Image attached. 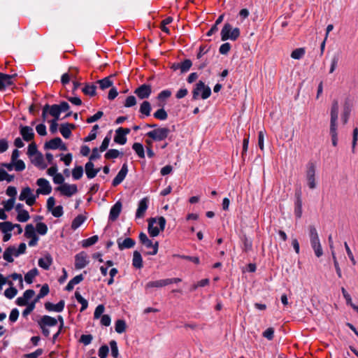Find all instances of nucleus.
I'll return each instance as SVG.
<instances>
[{
  "instance_id": "57",
  "label": "nucleus",
  "mask_w": 358,
  "mask_h": 358,
  "mask_svg": "<svg viewBox=\"0 0 358 358\" xmlns=\"http://www.w3.org/2000/svg\"><path fill=\"white\" fill-rule=\"evenodd\" d=\"M173 257H176L178 258H180L182 259H185L190 261L195 264H199L200 263V259L198 257H192V256H188L185 255H174Z\"/></svg>"
},
{
  "instance_id": "8",
  "label": "nucleus",
  "mask_w": 358,
  "mask_h": 358,
  "mask_svg": "<svg viewBox=\"0 0 358 358\" xmlns=\"http://www.w3.org/2000/svg\"><path fill=\"white\" fill-rule=\"evenodd\" d=\"M36 185L39 187L36 189L37 196L39 194L48 195L51 193L52 189V186L47 179L43 178H38L36 180Z\"/></svg>"
},
{
  "instance_id": "34",
  "label": "nucleus",
  "mask_w": 358,
  "mask_h": 358,
  "mask_svg": "<svg viewBox=\"0 0 358 358\" xmlns=\"http://www.w3.org/2000/svg\"><path fill=\"white\" fill-rule=\"evenodd\" d=\"M96 86L94 84L85 83V87L82 89V92L85 95L94 96L96 95Z\"/></svg>"
},
{
  "instance_id": "36",
  "label": "nucleus",
  "mask_w": 358,
  "mask_h": 358,
  "mask_svg": "<svg viewBox=\"0 0 358 358\" xmlns=\"http://www.w3.org/2000/svg\"><path fill=\"white\" fill-rule=\"evenodd\" d=\"M127 137L122 134V130L117 128L115 130V135L114 136V141L120 145H124L127 143Z\"/></svg>"
},
{
  "instance_id": "2",
  "label": "nucleus",
  "mask_w": 358,
  "mask_h": 358,
  "mask_svg": "<svg viewBox=\"0 0 358 358\" xmlns=\"http://www.w3.org/2000/svg\"><path fill=\"white\" fill-rule=\"evenodd\" d=\"M241 34L240 29L238 27L233 28L232 25L229 22L224 24L221 30V39L222 41L227 40L236 41L238 38Z\"/></svg>"
},
{
  "instance_id": "28",
  "label": "nucleus",
  "mask_w": 358,
  "mask_h": 358,
  "mask_svg": "<svg viewBox=\"0 0 358 358\" xmlns=\"http://www.w3.org/2000/svg\"><path fill=\"white\" fill-rule=\"evenodd\" d=\"M132 265L134 268L138 269L143 266L142 256L137 250H135L133 253Z\"/></svg>"
},
{
  "instance_id": "58",
  "label": "nucleus",
  "mask_w": 358,
  "mask_h": 358,
  "mask_svg": "<svg viewBox=\"0 0 358 358\" xmlns=\"http://www.w3.org/2000/svg\"><path fill=\"white\" fill-rule=\"evenodd\" d=\"M17 293V289L12 286H10L9 288H7L4 292V295L6 298L9 299H12L14 298Z\"/></svg>"
},
{
  "instance_id": "10",
  "label": "nucleus",
  "mask_w": 358,
  "mask_h": 358,
  "mask_svg": "<svg viewBox=\"0 0 358 358\" xmlns=\"http://www.w3.org/2000/svg\"><path fill=\"white\" fill-rule=\"evenodd\" d=\"M55 191L59 192L62 195L70 197L78 192V187L76 184H63L62 185L55 187Z\"/></svg>"
},
{
  "instance_id": "44",
  "label": "nucleus",
  "mask_w": 358,
  "mask_h": 358,
  "mask_svg": "<svg viewBox=\"0 0 358 358\" xmlns=\"http://www.w3.org/2000/svg\"><path fill=\"white\" fill-rule=\"evenodd\" d=\"M36 157L33 162V163L36 166H39L41 169H45L47 167V165L43 162V156L41 152H38V154L36 155Z\"/></svg>"
},
{
  "instance_id": "39",
  "label": "nucleus",
  "mask_w": 358,
  "mask_h": 358,
  "mask_svg": "<svg viewBox=\"0 0 358 358\" xmlns=\"http://www.w3.org/2000/svg\"><path fill=\"white\" fill-rule=\"evenodd\" d=\"M132 149L134 150L138 157L141 159L145 158V150L143 145L141 143H134L132 145Z\"/></svg>"
},
{
  "instance_id": "6",
  "label": "nucleus",
  "mask_w": 358,
  "mask_h": 358,
  "mask_svg": "<svg viewBox=\"0 0 358 358\" xmlns=\"http://www.w3.org/2000/svg\"><path fill=\"white\" fill-rule=\"evenodd\" d=\"M306 176L308 187L315 189L316 187L315 165L313 162H309L306 165Z\"/></svg>"
},
{
  "instance_id": "21",
  "label": "nucleus",
  "mask_w": 358,
  "mask_h": 358,
  "mask_svg": "<svg viewBox=\"0 0 358 358\" xmlns=\"http://www.w3.org/2000/svg\"><path fill=\"white\" fill-rule=\"evenodd\" d=\"M100 168L94 169L93 162H88L85 165V171L87 178L92 179L96 177L97 173L100 171Z\"/></svg>"
},
{
  "instance_id": "48",
  "label": "nucleus",
  "mask_w": 358,
  "mask_h": 358,
  "mask_svg": "<svg viewBox=\"0 0 358 358\" xmlns=\"http://www.w3.org/2000/svg\"><path fill=\"white\" fill-rule=\"evenodd\" d=\"M249 139H250V134H245L244 136V138L243 140V149L241 152V157L243 161H245V157L247 154L248 145H249Z\"/></svg>"
},
{
  "instance_id": "22",
  "label": "nucleus",
  "mask_w": 358,
  "mask_h": 358,
  "mask_svg": "<svg viewBox=\"0 0 358 358\" xmlns=\"http://www.w3.org/2000/svg\"><path fill=\"white\" fill-rule=\"evenodd\" d=\"M38 326L52 327L57 324V320L55 317L44 315L43 317H42L40 320L38 321Z\"/></svg>"
},
{
  "instance_id": "51",
  "label": "nucleus",
  "mask_w": 358,
  "mask_h": 358,
  "mask_svg": "<svg viewBox=\"0 0 358 358\" xmlns=\"http://www.w3.org/2000/svg\"><path fill=\"white\" fill-rule=\"evenodd\" d=\"M127 324L124 320H117L115 322V329L117 333L122 334L125 331Z\"/></svg>"
},
{
  "instance_id": "7",
  "label": "nucleus",
  "mask_w": 358,
  "mask_h": 358,
  "mask_svg": "<svg viewBox=\"0 0 358 358\" xmlns=\"http://www.w3.org/2000/svg\"><path fill=\"white\" fill-rule=\"evenodd\" d=\"M17 76V73L10 75L0 72V92H3L7 87L14 85V79Z\"/></svg>"
},
{
  "instance_id": "19",
  "label": "nucleus",
  "mask_w": 358,
  "mask_h": 358,
  "mask_svg": "<svg viewBox=\"0 0 358 358\" xmlns=\"http://www.w3.org/2000/svg\"><path fill=\"white\" fill-rule=\"evenodd\" d=\"M117 243L119 250H123L125 249H130L134 248L136 244V241L131 238H126L124 240H122V238H118L117 239Z\"/></svg>"
},
{
  "instance_id": "12",
  "label": "nucleus",
  "mask_w": 358,
  "mask_h": 358,
  "mask_svg": "<svg viewBox=\"0 0 358 358\" xmlns=\"http://www.w3.org/2000/svg\"><path fill=\"white\" fill-rule=\"evenodd\" d=\"M295 201H294V215L297 219H300L302 216V199L301 189L295 191Z\"/></svg>"
},
{
  "instance_id": "42",
  "label": "nucleus",
  "mask_w": 358,
  "mask_h": 358,
  "mask_svg": "<svg viewBox=\"0 0 358 358\" xmlns=\"http://www.w3.org/2000/svg\"><path fill=\"white\" fill-rule=\"evenodd\" d=\"M99 241V236L97 235L92 236L82 241V246L83 248H88L94 245Z\"/></svg>"
},
{
  "instance_id": "37",
  "label": "nucleus",
  "mask_w": 358,
  "mask_h": 358,
  "mask_svg": "<svg viewBox=\"0 0 358 358\" xmlns=\"http://www.w3.org/2000/svg\"><path fill=\"white\" fill-rule=\"evenodd\" d=\"M39 274L38 270L36 268H34L29 271L24 275V280L27 284H31L36 276Z\"/></svg>"
},
{
  "instance_id": "15",
  "label": "nucleus",
  "mask_w": 358,
  "mask_h": 358,
  "mask_svg": "<svg viewBox=\"0 0 358 358\" xmlns=\"http://www.w3.org/2000/svg\"><path fill=\"white\" fill-rule=\"evenodd\" d=\"M20 134L24 141L29 142L34 139V132L33 129L29 126L20 125Z\"/></svg>"
},
{
  "instance_id": "3",
  "label": "nucleus",
  "mask_w": 358,
  "mask_h": 358,
  "mask_svg": "<svg viewBox=\"0 0 358 358\" xmlns=\"http://www.w3.org/2000/svg\"><path fill=\"white\" fill-rule=\"evenodd\" d=\"M201 97L203 99L209 98L211 95V89L209 86L206 85L203 81L199 80L194 86L192 90V100H197Z\"/></svg>"
},
{
  "instance_id": "30",
  "label": "nucleus",
  "mask_w": 358,
  "mask_h": 358,
  "mask_svg": "<svg viewBox=\"0 0 358 358\" xmlns=\"http://www.w3.org/2000/svg\"><path fill=\"white\" fill-rule=\"evenodd\" d=\"M87 216L79 214L77 215L72 221L71 228L72 230H76L78 227H80L84 222L87 220Z\"/></svg>"
},
{
  "instance_id": "4",
  "label": "nucleus",
  "mask_w": 358,
  "mask_h": 358,
  "mask_svg": "<svg viewBox=\"0 0 358 358\" xmlns=\"http://www.w3.org/2000/svg\"><path fill=\"white\" fill-rule=\"evenodd\" d=\"M159 227H154V224L157 222V218L151 217L148 220V233L151 237H156L159 234V232L164 231L166 226V219L163 216L157 218Z\"/></svg>"
},
{
  "instance_id": "32",
  "label": "nucleus",
  "mask_w": 358,
  "mask_h": 358,
  "mask_svg": "<svg viewBox=\"0 0 358 358\" xmlns=\"http://www.w3.org/2000/svg\"><path fill=\"white\" fill-rule=\"evenodd\" d=\"M15 246H9L8 247L3 255V259L8 262H13L14 259L13 258V255L15 256Z\"/></svg>"
},
{
  "instance_id": "62",
  "label": "nucleus",
  "mask_w": 358,
  "mask_h": 358,
  "mask_svg": "<svg viewBox=\"0 0 358 358\" xmlns=\"http://www.w3.org/2000/svg\"><path fill=\"white\" fill-rule=\"evenodd\" d=\"M109 344L111 348V355L114 358H117L119 356V351L117 342L115 340H112L110 341Z\"/></svg>"
},
{
  "instance_id": "27",
  "label": "nucleus",
  "mask_w": 358,
  "mask_h": 358,
  "mask_svg": "<svg viewBox=\"0 0 358 358\" xmlns=\"http://www.w3.org/2000/svg\"><path fill=\"white\" fill-rule=\"evenodd\" d=\"M60 143H62V139L59 137H55L49 141L45 143V150H57L59 148Z\"/></svg>"
},
{
  "instance_id": "33",
  "label": "nucleus",
  "mask_w": 358,
  "mask_h": 358,
  "mask_svg": "<svg viewBox=\"0 0 358 358\" xmlns=\"http://www.w3.org/2000/svg\"><path fill=\"white\" fill-rule=\"evenodd\" d=\"M312 248L314 250L315 255L317 257H320L323 255L322 248L320 244V239L310 241Z\"/></svg>"
},
{
  "instance_id": "64",
  "label": "nucleus",
  "mask_w": 358,
  "mask_h": 358,
  "mask_svg": "<svg viewBox=\"0 0 358 358\" xmlns=\"http://www.w3.org/2000/svg\"><path fill=\"white\" fill-rule=\"evenodd\" d=\"M136 104V99L134 96L130 95L127 96L124 103V106L126 108H130L134 106Z\"/></svg>"
},
{
  "instance_id": "23",
  "label": "nucleus",
  "mask_w": 358,
  "mask_h": 358,
  "mask_svg": "<svg viewBox=\"0 0 358 358\" xmlns=\"http://www.w3.org/2000/svg\"><path fill=\"white\" fill-rule=\"evenodd\" d=\"M352 110V104L348 99H346L343 105V110L341 115L343 123L345 124L350 117Z\"/></svg>"
},
{
  "instance_id": "45",
  "label": "nucleus",
  "mask_w": 358,
  "mask_h": 358,
  "mask_svg": "<svg viewBox=\"0 0 358 358\" xmlns=\"http://www.w3.org/2000/svg\"><path fill=\"white\" fill-rule=\"evenodd\" d=\"M99 125L95 124L92 127V129L91 131L90 132L89 135L84 138L83 141L84 142H90L93 140H94L96 138L97 135V130L99 129Z\"/></svg>"
},
{
  "instance_id": "5",
  "label": "nucleus",
  "mask_w": 358,
  "mask_h": 358,
  "mask_svg": "<svg viewBox=\"0 0 358 358\" xmlns=\"http://www.w3.org/2000/svg\"><path fill=\"white\" fill-rule=\"evenodd\" d=\"M170 131L168 127H157L148 131L145 135L154 141H162L168 138Z\"/></svg>"
},
{
  "instance_id": "52",
  "label": "nucleus",
  "mask_w": 358,
  "mask_h": 358,
  "mask_svg": "<svg viewBox=\"0 0 358 358\" xmlns=\"http://www.w3.org/2000/svg\"><path fill=\"white\" fill-rule=\"evenodd\" d=\"M83 176V168L82 166H76L72 170V176L74 180H79Z\"/></svg>"
},
{
  "instance_id": "55",
  "label": "nucleus",
  "mask_w": 358,
  "mask_h": 358,
  "mask_svg": "<svg viewBox=\"0 0 358 358\" xmlns=\"http://www.w3.org/2000/svg\"><path fill=\"white\" fill-rule=\"evenodd\" d=\"M29 218V214L26 210H23L22 211L19 212L16 217L17 220L20 222H25L28 221Z\"/></svg>"
},
{
  "instance_id": "14",
  "label": "nucleus",
  "mask_w": 358,
  "mask_h": 358,
  "mask_svg": "<svg viewBox=\"0 0 358 358\" xmlns=\"http://www.w3.org/2000/svg\"><path fill=\"white\" fill-rule=\"evenodd\" d=\"M87 255L85 252L82 251L75 256V268L76 269H82L85 268L88 264L89 261L87 259Z\"/></svg>"
},
{
  "instance_id": "17",
  "label": "nucleus",
  "mask_w": 358,
  "mask_h": 358,
  "mask_svg": "<svg viewBox=\"0 0 358 358\" xmlns=\"http://www.w3.org/2000/svg\"><path fill=\"white\" fill-rule=\"evenodd\" d=\"M149 199L148 197H144L140 200L138 204V208L136 212V218H143L148 208Z\"/></svg>"
},
{
  "instance_id": "61",
  "label": "nucleus",
  "mask_w": 358,
  "mask_h": 358,
  "mask_svg": "<svg viewBox=\"0 0 358 358\" xmlns=\"http://www.w3.org/2000/svg\"><path fill=\"white\" fill-rule=\"evenodd\" d=\"M341 292H342L343 297L346 300L347 304H350V306L353 308V309L357 310V313H358V307L352 304L351 296L348 294V292L346 291V289L344 287H342L341 288Z\"/></svg>"
},
{
  "instance_id": "38",
  "label": "nucleus",
  "mask_w": 358,
  "mask_h": 358,
  "mask_svg": "<svg viewBox=\"0 0 358 358\" xmlns=\"http://www.w3.org/2000/svg\"><path fill=\"white\" fill-rule=\"evenodd\" d=\"M167 280L166 279H162L155 281H150L148 282L145 287L146 288H152V287H162L168 285L167 284Z\"/></svg>"
},
{
  "instance_id": "1",
  "label": "nucleus",
  "mask_w": 358,
  "mask_h": 358,
  "mask_svg": "<svg viewBox=\"0 0 358 358\" xmlns=\"http://www.w3.org/2000/svg\"><path fill=\"white\" fill-rule=\"evenodd\" d=\"M338 101L334 99L331 108V120L329 133L331 137L332 145L336 147L338 145L337 120L338 115Z\"/></svg>"
},
{
  "instance_id": "59",
  "label": "nucleus",
  "mask_w": 358,
  "mask_h": 358,
  "mask_svg": "<svg viewBox=\"0 0 358 358\" xmlns=\"http://www.w3.org/2000/svg\"><path fill=\"white\" fill-rule=\"evenodd\" d=\"M275 330L273 327H268L262 332V336L268 341H272L274 338Z\"/></svg>"
},
{
  "instance_id": "13",
  "label": "nucleus",
  "mask_w": 358,
  "mask_h": 358,
  "mask_svg": "<svg viewBox=\"0 0 358 358\" xmlns=\"http://www.w3.org/2000/svg\"><path fill=\"white\" fill-rule=\"evenodd\" d=\"M128 173V165L127 163H124L122 166L121 169L114 178L112 181V186L117 187L126 178Z\"/></svg>"
},
{
  "instance_id": "46",
  "label": "nucleus",
  "mask_w": 358,
  "mask_h": 358,
  "mask_svg": "<svg viewBox=\"0 0 358 358\" xmlns=\"http://www.w3.org/2000/svg\"><path fill=\"white\" fill-rule=\"evenodd\" d=\"M111 132H112V131H110L108 132V134L103 138V140L101 143V145L99 148L100 152H103L108 149L110 141V138H111V136H110Z\"/></svg>"
},
{
  "instance_id": "49",
  "label": "nucleus",
  "mask_w": 358,
  "mask_h": 358,
  "mask_svg": "<svg viewBox=\"0 0 358 358\" xmlns=\"http://www.w3.org/2000/svg\"><path fill=\"white\" fill-rule=\"evenodd\" d=\"M306 53L304 48H299L294 50L291 53V57L294 59H301Z\"/></svg>"
},
{
  "instance_id": "24",
  "label": "nucleus",
  "mask_w": 358,
  "mask_h": 358,
  "mask_svg": "<svg viewBox=\"0 0 358 358\" xmlns=\"http://www.w3.org/2000/svg\"><path fill=\"white\" fill-rule=\"evenodd\" d=\"M53 259L50 253L45 255L44 258H40L38 262V266L44 270H49L52 264Z\"/></svg>"
},
{
  "instance_id": "63",
  "label": "nucleus",
  "mask_w": 358,
  "mask_h": 358,
  "mask_svg": "<svg viewBox=\"0 0 358 358\" xmlns=\"http://www.w3.org/2000/svg\"><path fill=\"white\" fill-rule=\"evenodd\" d=\"M50 211H51L52 215L55 217H57V218L62 217L64 214L63 207L61 205L55 206Z\"/></svg>"
},
{
  "instance_id": "40",
  "label": "nucleus",
  "mask_w": 358,
  "mask_h": 358,
  "mask_svg": "<svg viewBox=\"0 0 358 358\" xmlns=\"http://www.w3.org/2000/svg\"><path fill=\"white\" fill-rule=\"evenodd\" d=\"M75 297L77 301L81 304V308L80 309V312H83L87 309L88 306V301L85 299H84L79 292L76 291L75 292Z\"/></svg>"
},
{
  "instance_id": "60",
  "label": "nucleus",
  "mask_w": 358,
  "mask_h": 358,
  "mask_svg": "<svg viewBox=\"0 0 358 358\" xmlns=\"http://www.w3.org/2000/svg\"><path fill=\"white\" fill-rule=\"evenodd\" d=\"M40 152L38 150L37 145L35 142L31 143L28 146L27 155L29 157H32Z\"/></svg>"
},
{
  "instance_id": "50",
  "label": "nucleus",
  "mask_w": 358,
  "mask_h": 358,
  "mask_svg": "<svg viewBox=\"0 0 358 358\" xmlns=\"http://www.w3.org/2000/svg\"><path fill=\"white\" fill-rule=\"evenodd\" d=\"M48 226L44 222H37L36 225L35 231L41 236L45 235L48 232Z\"/></svg>"
},
{
  "instance_id": "35",
  "label": "nucleus",
  "mask_w": 358,
  "mask_h": 358,
  "mask_svg": "<svg viewBox=\"0 0 358 358\" xmlns=\"http://www.w3.org/2000/svg\"><path fill=\"white\" fill-rule=\"evenodd\" d=\"M152 110V106L148 101H143L140 106L139 112L146 117L150 115Z\"/></svg>"
},
{
  "instance_id": "20",
  "label": "nucleus",
  "mask_w": 358,
  "mask_h": 358,
  "mask_svg": "<svg viewBox=\"0 0 358 358\" xmlns=\"http://www.w3.org/2000/svg\"><path fill=\"white\" fill-rule=\"evenodd\" d=\"M44 306L46 310L49 312L60 313L64 310L65 302L64 300H60L57 303L54 304L47 301L45 303Z\"/></svg>"
},
{
  "instance_id": "53",
  "label": "nucleus",
  "mask_w": 358,
  "mask_h": 358,
  "mask_svg": "<svg viewBox=\"0 0 358 358\" xmlns=\"http://www.w3.org/2000/svg\"><path fill=\"white\" fill-rule=\"evenodd\" d=\"M122 153L116 149H110L106 152L104 157L106 159L117 158Z\"/></svg>"
},
{
  "instance_id": "54",
  "label": "nucleus",
  "mask_w": 358,
  "mask_h": 358,
  "mask_svg": "<svg viewBox=\"0 0 358 358\" xmlns=\"http://www.w3.org/2000/svg\"><path fill=\"white\" fill-rule=\"evenodd\" d=\"M32 194L31 189L29 187H26L22 189L19 196V199L20 201H25V199L29 198V196H31Z\"/></svg>"
},
{
  "instance_id": "9",
  "label": "nucleus",
  "mask_w": 358,
  "mask_h": 358,
  "mask_svg": "<svg viewBox=\"0 0 358 358\" xmlns=\"http://www.w3.org/2000/svg\"><path fill=\"white\" fill-rule=\"evenodd\" d=\"M24 236L27 238H30L28 243L29 246L33 247L37 245L39 238L35 232V228L33 224H29L25 227Z\"/></svg>"
},
{
  "instance_id": "18",
  "label": "nucleus",
  "mask_w": 358,
  "mask_h": 358,
  "mask_svg": "<svg viewBox=\"0 0 358 358\" xmlns=\"http://www.w3.org/2000/svg\"><path fill=\"white\" fill-rule=\"evenodd\" d=\"M122 203L120 201H117L110 208L108 220L111 222L115 221L122 210Z\"/></svg>"
},
{
  "instance_id": "29",
  "label": "nucleus",
  "mask_w": 358,
  "mask_h": 358,
  "mask_svg": "<svg viewBox=\"0 0 358 358\" xmlns=\"http://www.w3.org/2000/svg\"><path fill=\"white\" fill-rule=\"evenodd\" d=\"M84 280L83 274H79L74 278H73L67 284V285L65 287V290L70 292L73 290L74 286L76 285L79 284L80 282H82Z\"/></svg>"
},
{
  "instance_id": "43",
  "label": "nucleus",
  "mask_w": 358,
  "mask_h": 358,
  "mask_svg": "<svg viewBox=\"0 0 358 358\" xmlns=\"http://www.w3.org/2000/svg\"><path fill=\"white\" fill-rule=\"evenodd\" d=\"M171 96V91L170 90H164L160 92L157 99L159 101V103H165V100L169 98Z\"/></svg>"
},
{
  "instance_id": "26",
  "label": "nucleus",
  "mask_w": 358,
  "mask_h": 358,
  "mask_svg": "<svg viewBox=\"0 0 358 358\" xmlns=\"http://www.w3.org/2000/svg\"><path fill=\"white\" fill-rule=\"evenodd\" d=\"M116 73L111 74L107 77H105L103 79L98 80L96 83L99 84V88L102 90H104L107 88H109L113 86V82L111 80L112 78L116 76Z\"/></svg>"
},
{
  "instance_id": "16",
  "label": "nucleus",
  "mask_w": 358,
  "mask_h": 358,
  "mask_svg": "<svg viewBox=\"0 0 358 358\" xmlns=\"http://www.w3.org/2000/svg\"><path fill=\"white\" fill-rule=\"evenodd\" d=\"M35 295L34 289H27L24 293L23 296L18 297L16 299V304L19 306H24L28 304L29 301Z\"/></svg>"
},
{
  "instance_id": "11",
  "label": "nucleus",
  "mask_w": 358,
  "mask_h": 358,
  "mask_svg": "<svg viewBox=\"0 0 358 358\" xmlns=\"http://www.w3.org/2000/svg\"><path fill=\"white\" fill-rule=\"evenodd\" d=\"M134 92L140 99H148L152 94V86L149 84L141 85Z\"/></svg>"
},
{
  "instance_id": "47",
  "label": "nucleus",
  "mask_w": 358,
  "mask_h": 358,
  "mask_svg": "<svg viewBox=\"0 0 358 358\" xmlns=\"http://www.w3.org/2000/svg\"><path fill=\"white\" fill-rule=\"evenodd\" d=\"M180 64V73H187L192 66V62L189 59H185Z\"/></svg>"
},
{
  "instance_id": "56",
  "label": "nucleus",
  "mask_w": 358,
  "mask_h": 358,
  "mask_svg": "<svg viewBox=\"0 0 358 358\" xmlns=\"http://www.w3.org/2000/svg\"><path fill=\"white\" fill-rule=\"evenodd\" d=\"M59 131L66 139L69 138L72 135L71 131L64 123L60 124Z\"/></svg>"
},
{
  "instance_id": "31",
  "label": "nucleus",
  "mask_w": 358,
  "mask_h": 358,
  "mask_svg": "<svg viewBox=\"0 0 358 358\" xmlns=\"http://www.w3.org/2000/svg\"><path fill=\"white\" fill-rule=\"evenodd\" d=\"M165 103H159V106H162L161 108L158 109L156 112L153 113V116L155 118L159 120H166L168 117V113L164 108Z\"/></svg>"
},
{
  "instance_id": "25",
  "label": "nucleus",
  "mask_w": 358,
  "mask_h": 358,
  "mask_svg": "<svg viewBox=\"0 0 358 358\" xmlns=\"http://www.w3.org/2000/svg\"><path fill=\"white\" fill-rule=\"evenodd\" d=\"M240 239L243 245L241 248L243 252L248 253L252 250V241L245 234H242Z\"/></svg>"
},
{
  "instance_id": "41",
  "label": "nucleus",
  "mask_w": 358,
  "mask_h": 358,
  "mask_svg": "<svg viewBox=\"0 0 358 358\" xmlns=\"http://www.w3.org/2000/svg\"><path fill=\"white\" fill-rule=\"evenodd\" d=\"M140 243L145 245L147 248H150L152 246V241L149 239L144 232H141L138 236Z\"/></svg>"
}]
</instances>
